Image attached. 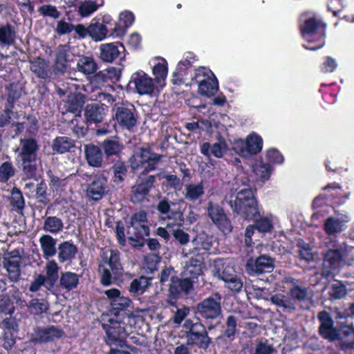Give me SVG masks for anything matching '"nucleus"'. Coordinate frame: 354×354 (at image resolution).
I'll use <instances>...</instances> for the list:
<instances>
[{
  "label": "nucleus",
  "mask_w": 354,
  "mask_h": 354,
  "mask_svg": "<svg viewBox=\"0 0 354 354\" xmlns=\"http://www.w3.org/2000/svg\"><path fill=\"white\" fill-rule=\"evenodd\" d=\"M102 327L106 331L105 342L110 346H122L127 334V328L124 322L109 319V323H103Z\"/></svg>",
  "instance_id": "obj_6"
},
{
  "label": "nucleus",
  "mask_w": 354,
  "mask_h": 354,
  "mask_svg": "<svg viewBox=\"0 0 354 354\" xmlns=\"http://www.w3.org/2000/svg\"><path fill=\"white\" fill-rule=\"evenodd\" d=\"M67 50L62 46L58 49L55 68L57 73H64L67 68Z\"/></svg>",
  "instance_id": "obj_49"
},
{
  "label": "nucleus",
  "mask_w": 354,
  "mask_h": 354,
  "mask_svg": "<svg viewBox=\"0 0 354 354\" xmlns=\"http://www.w3.org/2000/svg\"><path fill=\"white\" fill-rule=\"evenodd\" d=\"M252 174L257 181L262 183L268 180L272 172V167L261 160H256L251 165Z\"/></svg>",
  "instance_id": "obj_29"
},
{
  "label": "nucleus",
  "mask_w": 354,
  "mask_h": 354,
  "mask_svg": "<svg viewBox=\"0 0 354 354\" xmlns=\"http://www.w3.org/2000/svg\"><path fill=\"white\" fill-rule=\"evenodd\" d=\"M38 12L44 17L53 19L59 18L60 13L55 6L45 4L38 8Z\"/></svg>",
  "instance_id": "obj_61"
},
{
  "label": "nucleus",
  "mask_w": 354,
  "mask_h": 354,
  "mask_svg": "<svg viewBox=\"0 0 354 354\" xmlns=\"http://www.w3.org/2000/svg\"><path fill=\"white\" fill-rule=\"evenodd\" d=\"M63 334V330L55 326L38 327L34 329L31 340L35 342L44 343L60 338Z\"/></svg>",
  "instance_id": "obj_17"
},
{
  "label": "nucleus",
  "mask_w": 354,
  "mask_h": 354,
  "mask_svg": "<svg viewBox=\"0 0 354 354\" xmlns=\"http://www.w3.org/2000/svg\"><path fill=\"white\" fill-rule=\"evenodd\" d=\"M344 266L345 263L342 247L335 250H329L324 259L323 272L327 276L338 271Z\"/></svg>",
  "instance_id": "obj_13"
},
{
  "label": "nucleus",
  "mask_w": 354,
  "mask_h": 354,
  "mask_svg": "<svg viewBox=\"0 0 354 354\" xmlns=\"http://www.w3.org/2000/svg\"><path fill=\"white\" fill-rule=\"evenodd\" d=\"M103 3L102 0L84 1L78 8V12L82 17H86L95 12Z\"/></svg>",
  "instance_id": "obj_48"
},
{
  "label": "nucleus",
  "mask_w": 354,
  "mask_h": 354,
  "mask_svg": "<svg viewBox=\"0 0 354 354\" xmlns=\"http://www.w3.org/2000/svg\"><path fill=\"white\" fill-rule=\"evenodd\" d=\"M187 344L190 346H196L201 348H206L210 343L205 327L203 325L196 326V330L187 333Z\"/></svg>",
  "instance_id": "obj_22"
},
{
  "label": "nucleus",
  "mask_w": 354,
  "mask_h": 354,
  "mask_svg": "<svg viewBox=\"0 0 354 354\" xmlns=\"http://www.w3.org/2000/svg\"><path fill=\"white\" fill-rule=\"evenodd\" d=\"M350 221L351 217L347 213L335 212L325 219L323 228L328 236L335 237L347 228Z\"/></svg>",
  "instance_id": "obj_7"
},
{
  "label": "nucleus",
  "mask_w": 354,
  "mask_h": 354,
  "mask_svg": "<svg viewBox=\"0 0 354 354\" xmlns=\"http://www.w3.org/2000/svg\"><path fill=\"white\" fill-rule=\"evenodd\" d=\"M58 259L59 262L64 263L67 261L73 259L77 252V247L73 243L65 241L59 244L58 247Z\"/></svg>",
  "instance_id": "obj_40"
},
{
  "label": "nucleus",
  "mask_w": 354,
  "mask_h": 354,
  "mask_svg": "<svg viewBox=\"0 0 354 354\" xmlns=\"http://www.w3.org/2000/svg\"><path fill=\"white\" fill-rule=\"evenodd\" d=\"M270 301L276 306L282 308L284 310L292 311L295 309V302L291 299L290 295L288 297L278 293L270 297Z\"/></svg>",
  "instance_id": "obj_43"
},
{
  "label": "nucleus",
  "mask_w": 354,
  "mask_h": 354,
  "mask_svg": "<svg viewBox=\"0 0 354 354\" xmlns=\"http://www.w3.org/2000/svg\"><path fill=\"white\" fill-rule=\"evenodd\" d=\"M16 38V31L10 24L0 27V46H8L14 44Z\"/></svg>",
  "instance_id": "obj_41"
},
{
  "label": "nucleus",
  "mask_w": 354,
  "mask_h": 354,
  "mask_svg": "<svg viewBox=\"0 0 354 354\" xmlns=\"http://www.w3.org/2000/svg\"><path fill=\"white\" fill-rule=\"evenodd\" d=\"M342 333L345 337H347L343 342V346L354 349V328L351 326H346L343 328Z\"/></svg>",
  "instance_id": "obj_62"
},
{
  "label": "nucleus",
  "mask_w": 354,
  "mask_h": 354,
  "mask_svg": "<svg viewBox=\"0 0 354 354\" xmlns=\"http://www.w3.org/2000/svg\"><path fill=\"white\" fill-rule=\"evenodd\" d=\"M318 318L321 322L319 333L325 339L334 341L339 338L338 330L333 326V321L330 315L322 311L319 313Z\"/></svg>",
  "instance_id": "obj_19"
},
{
  "label": "nucleus",
  "mask_w": 354,
  "mask_h": 354,
  "mask_svg": "<svg viewBox=\"0 0 354 354\" xmlns=\"http://www.w3.org/2000/svg\"><path fill=\"white\" fill-rule=\"evenodd\" d=\"M290 295L295 303L296 300L304 301L308 299V290L305 288L295 286L290 290Z\"/></svg>",
  "instance_id": "obj_59"
},
{
  "label": "nucleus",
  "mask_w": 354,
  "mask_h": 354,
  "mask_svg": "<svg viewBox=\"0 0 354 354\" xmlns=\"http://www.w3.org/2000/svg\"><path fill=\"white\" fill-rule=\"evenodd\" d=\"M236 325L237 322L234 317L232 315L227 317L226 320L225 335L228 338H233L236 331Z\"/></svg>",
  "instance_id": "obj_63"
},
{
  "label": "nucleus",
  "mask_w": 354,
  "mask_h": 354,
  "mask_svg": "<svg viewBox=\"0 0 354 354\" xmlns=\"http://www.w3.org/2000/svg\"><path fill=\"white\" fill-rule=\"evenodd\" d=\"M21 151L19 154L21 160H36V151L38 149L37 142L34 139L21 140Z\"/></svg>",
  "instance_id": "obj_33"
},
{
  "label": "nucleus",
  "mask_w": 354,
  "mask_h": 354,
  "mask_svg": "<svg viewBox=\"0 0 354 354\" xmlns=\"http://www.w3.org/2000/svg\"><path fill=\"white\" fill-rule=\"evenodd\" d=\"M149 282L150 279L147 277H141L139 279H136L131 283L129 291L142 294L149 285Z\"/></svg>",
  "instance_id": "obj_53"
},
{
  "label": "nucleus",
  "mask_w": 354,
  "mask_h": 354,
  "mask_svg": "<svg viewBox=\"0 0 354 354\" xmlns=\"http://www.w3.org/2000/svg\"><path fill=\"white\" fill-rule=\"evenodd\" d=\"M46 277L49 280H56L58 277L59 266L55 260L47 262L45 266Z\"/></svg>",
  "instance_id": "obj_60"
},
{
  "label": "nucleus",
  "mask_w": 354,
  "mask_h": 354,
  "mask_svg": "<svg viewBox=\"0 0 354 354\" xmlns=\"http://www.w3.org/2000/svg\"><path fill=\"white\" fill-rule=\"evenodd\" d=\"M207 214L212 221L225 234L232 231V227L223 208L218 204L209 202Z\"/></svg>",
  "instance_id": "obj_12"
},
{
  "label": "nucleus",
  "mask_w": 354,
  "mask_h": 354,
  "mask_svg": "<svg viewBox=\"0 0 354 354\" xmlns=\"http://www.w3.org/2000/svg\"><path fill=\"white\" fill-rule=\"evenodd\" d=\"M118 251L109 249L102 250L100 254L101 264H104V266H109L113 274L117 276H120L123 271Z\"/></svg>",
  "instance_id": "obj_21"
},
{
  "label": "nucleus",
  "mask_w": 354,
  "mask_h": 354,
  "mask_svg": "<svg viewBox=\"0 0 354 354\" xmlns=\"http://www.w3.org/2000/svg\"><path fill=\"white\" fill-rule=\"evenodd\" d=\"M189 84L197 85L198 93L208 97L214 95L218 90L216 76L211 70L203 66L198 67L191 73Z\"/></svg>",
  "instance_id": "obj_3"
},
{
  "label": "nucleus",
  "mask_w": 354,
  "mask_h": 354,
  "mask_svg": "<svg viewBox=\"0 0 354 354\" xmlns=\"http://www.w3.org/2000/svg\"><path fill=\"white\" fill-rule=\"evenodd\" d=\"M102 293L114 310H124L131 304V299L118 288H109L104 290Z\"/></svg>",
  "instance_id": "obj_16"
},
{
  "label": "nucleus",
  "mask_w": 354,
  "mask_h": 354,
  "mask_svg": "<svg viewBox=\"0 0 354 354\" xmlns=\"http://www.w3.org/2000/svg\"><path fill=\"white\" fill-rule=\"evenodd\" d=\"M194 245L192 254L198 257H203L207 252L209 251L212 246V237L205 233L198 234L192 241Z\"/></svg>",
  "instance_id": "obj_26"
},
{
  "label": "nucleus",
  "mask_w": 354,
  "mask_h": 354,
  "mask_svg": "<svg viewBox=\"0 0 354 354\" xmlns=\"http://www.w3.org/2000/svg\"><path fill=\"white\" fill-rule=\"evenodd\" d=\"M227 203L234 212L246 220H252L259 214L254 191L251 188H243L226 197Z\"/></svg>",
  "instance_id": "obj_1"
},
{
  "label": "nucleus",
  "mask_w": 354,
  "mask_h": 354,
  "mask_svg": "<svg viewBox=\"0 0 354 354\" xmlns=\"http://www.w3.org/2000/svg\"><path fill=\"white\" fill-rule=\"evenodd\" d=\"M30 70L39 77L45 78L47 76L46 64L44 59L38 58L31 61Z\"/></svg>",
  "instance_id": "obj_54"
},
{
  "label": "nucleus",
  "mask_w": 354,
  "mask_h": 354,
  "mask_svg": "<svg viewBox=\"0 0 354 354\" xmlns=\"http://www.w3.org/2000/svg\"><path fill=\"white\" fill-rule=\"evenodd\" d=\"M203 257H194V255L190 259L186 262L182 271L183 277H186L194 282V280L203 273Z\"/></svg>",
  "instance_id": "obj_23"
},
{
  "label": "nucleus",
  "mask_w": 354,
  "mask_h": 354,
  "mask_svg": "<svg viewBox=\"0 0 354 354\" xmlns=\"http://www.w3.org/2000/svg\"><path fill=\"white\" fill-rule=\"evenodd\" d=\"M43 229L46 232L57 234L63 230L64 223L62 220L57 216H48L44 221Z\"/></svg>",
  "instance_id": "obj_47"
},
{
  "label": "nucleus",
  "mask_w": 354,
  "mask_h": 354,
  "mask_svg": "<svg viewBox=\"0 0 354 354\" xmlns=\"http://www.w3.org/2000/svg\"><path fill=\"white\" fill-rule=\"evenodd\" d=\"M15 174V169L10 162H3L0 167V181L6 183Z\"/></svg>",
  "instance_id": "obj_57"
},
{
  "label": "nucleus",
  "mask_w": 354,
  "mask_h": 354,
  "mask_svg": "<svg viewBox=\"0 0 354 354\" xmlns=\"http://www.w3.org/2000/svg\"><path fill=\"white\" fill-rule=\"evenodd\" d=\"M3 266L6 269L9 278L12 281H17L20 276V259L10 257L3 259Z\"/></svg>",
  "instance_id": "obj_38"
},
{
  "label": "nucleus",
  "mask_w": 354,
  "mask_h": 354,
  "mask_svg": "<svg viewBox=\"0 0 354 354\" xmlns=\"http://www.w3.org/2000/svg\"><path fill=\"white\" fill-rule=\"evenodd\" d=\"M196 61L193 53L187 52L184 54L183 59L178 63L176 71L174 73L172 82L174 84H189V75L194 70H190Z\"/></svg>",
  "instance_id": "obj_9"
},
{
  "label": "nucleus",
  "mask_w": 354,
  "mask_h": 354,
  "mask_svg": "<svg viewBox=\"0 0 354 354\" xmlns=\"http://www.w3.org/2000/svg\"><path fill=\"white\" fill-rule=\"evenodd\" d=\"M185 197L190 201H195L205 192L203 183H190L185 186Z\"/></svg>",
  "instance_id": "obj_44"
},
{
  "label": "nucleus",
  "mask_w": 354,
  "mask_h": 354,
  "mask_svg": "<svg viewBox=\"0 0 354 354\" xmlns=\"http://www.w3.org/2000/svg\"><path fill=\"white\" fill-rule=\"evenodd\" d=\"M28 307L31 313L39 315L48 309V304L44 299H33L29 302Z\"/></svg>",
  "instance_id": "obj_52"
},
{
  "label": "nucleus",
  "mask_w": 354,
  "mask_h": 354,
  "mask_svg": "<svg viewBox=\"0 0 354 354\" xmlns=\"http://www.w3.org/2000/svg\"><path fill=\"white\" fill-rule=\"evenodd\" d=\"M80 277L79 274L69 271L62 272L59 279V286L67 291L74 290L79 284Z\"/></svg>",
  "instance_id": "obj_39"
},
{
  "label": "nucleus",
  "mask_w": 354,
  "mask_h": 354,
  "mask_svg": "<svg viewBox=\"0 0 354 354\" xmlns=\"http://www.w3.org/2000/svg\"><path fill=\"white\" fill-rule=\"evenodd\" d=\"M39 243L45 259H48L55 255L56 239L48 234H43L39 239Z\"/></svg>",
  "instance_id": "obj_36"
},
{
  "label": "nucleus",
  "mask_w": 354,
  "mask_h": 354,
  "mask_svg": "<svg viewBox=\"0 0 354 354\" xmlns=\"http://www.w3.org/2000/svg\"><path fill=\"white\" fill-rule=\"evenodd\" d=\"M110 21L111 17L109 15L103 17L102 23L93 21L88 26L89 36L95 41L105 39L108 31L106 24H109Z\"/></svg>",
  "instance_id": "obj_28"
},
{
  "label": "nucleus",
  "mask_w": 354,
  "mask_h": 354,
  "mask_svg": "<svg viewBox=\"0 0 354 354\" xmlns=\"http://www.w3.org/2000/svg\"><path fill=\"white\" fill-rule=\"evenodd\" d=\"M213 275L223 280L226 287L234 292H239L243 287V282L236 274L234 267L227 261L216 259L212 267Z\"/></svg>",
  "instance_id": "obj_4"
},
{
  "label": "nucleus",
  "mask_w": 354,
  "mask_h": 354,
  "mask_svg": "<svg viewBox=\"0 0 354 354\" xmlns=\"http://www.w3.org/2000/svg\"><path fill=\"white\" fill-rule=\"evenodd\" d=\"M131 81L140 95H149L153 92V80L143 71L133 73Z\"/></svg>",
  "instance_id": "obj_15"
},
{
  "label": "nucleus",
  "mask_w": 354,
  "mask_h": 354,
  "mask_svg": "<svg viewBox=\"0 0 354 354\" xmlns=\"http://www.w3.org/2000/svg\"><path fill=\"white\" fill-rule=\"evenodd\" d=\"M298 247L299 248V255L301 259L305 260L307 262H309L313 259V253L308 243H306L302 241H299Z\"/></svg>",
  "instance_id": "obj_58"
},
{
  "label": "nucleus",
  "mask_w": 354,
  "mask_h": 354,
  "mask_svg": "<svg viewBox=\"0 0 354 354\" xmlns=\"http://www.w3.org/2000/svg\"><path fill=\"white\" fill-rule=\"evenodd\" d=\"M106 179L102 176L96 178L88 187L86 194L94 201H98L104 194Z\"/></svg>",
  "instance_id": "obj_31"
},
{
  "label": "nucleus",
  "mask_w": 354,
  "mask_h": 354,
  "mask_svg": "<svg viewBox=\"0 0 354 354\" xmlns=\"http://www.w3.org/2000/svg\"><path fill=\"white\" fill-rule=\"evenodd\" d=\"M84 154L88 164L93 167H100L102 162L101 149L94 145H86L84 147Z\"/></svg>",
  "instance_id": "obj_34"
},
{
  "label": "nucleus",
  "mask_w": 354,
  "mask_h": 354,
  "mask_svg": "<svg viewBox=\"0 0 354 354\" xmlns=\"http://www.w3.org/2000/svg\"><path fill=\"white\" fill-rule=\"evenodd\" d=\"M103 148L106 156H110L120 152L122 147L117 140L108 139L104 141Z\"/></svg>",
  "instance_id": "obj_55"
},
{
  "label": "nucleus",
  "mask_w": 354,
  "mask_h": 354,
  "mask_svg": "<svg viewBox=\"0 0 354 354\" xmlns=\"http://www.w3.org/2000/svg\"><path fill=\"white\" fill-rule=\"evenodd\" d=\"M77 68L78 71L88 75L94 73L97 66L93 57H82L77 62Z\"/></svg>",
  "instance_id": "obj_45"
},
{
  "label": "nucleus",
  "mask_w": 354,
  "mask_h": 354,
  "mask_svg": "<svg viewBox=\"0 0 354 354\" xmlns=\"http://www.w3.org/2000/svg\"><path fill=\"white\" fill-rule=\"evenodd\" d=\"M326 28V24L316 18L306 19L300 28L303 39L309 43L304 44V47L310 50L322 48L325 44Z\"/></svg>",
  "instance_id": "obj_2"
},
{
  "label": "nucleus",
  "mask_w": 354,
  "mask_h": 354,
  "mask_svg": "<svg viewBox=\"0 0 354 354\" xmlns=\"http://www.w3.org/2000/svg\"><path fill=\"white\" fill-rule=\"evenodd\" d=\"M105 115L104 106L97 103L87 104L84 110V117L88 122H101Z\"/></svg>",
  "instance_id": "obj_32"
},
{
  "label": "nucleus",
  "mask_w": 354,
  "mask_h": 354,
  "mask_svg": "<svg viewBox=\"0 0 354 354\" xmlns=\"http://www.w3.org/2000/svg\"><path fill=\"white\" fill-rule=\"evenodd\" d=\"M150 64L156 82L162 87L168 73L167 62L163 57H156L151 59Z\"/></svg>",
  "instance_id": "obj_25"
},
{
  "label": "nucleus",
  "mask_w": 354,
  "mask_h": 354,
  "mask_svg": "<svg viewBox=\"0 0 354 354\" xmlns=\"http://www.w3.org/2000/svg\"><path fill=\"white\" fill-rule=\"evenodd\" d=\"M8 96L5 105L9 107H13L17 100L21 97V89L17 84H11L8 88Z\"/></svg>",
  "instance_id": "obj_50"
},
{
  "label": "nucleus",
  "mask_w": 354,
  "mask_h": 354,
  "mask_svg": "<svg viewBox=\"0 0 354 354\" xmlns=\"http://www.w3.org/2000/svg\"><path fill=\"white\" fill-rule=\"evenodd\" d=\"M273 346L267 341H261L255 346L253 354H272Z\"/></svg>",
  "instance_id": "obj_64"
},
{
  "label": "nucleus",
  "mask_w": 354,
  "mask_h": 354,
  "mask_svg": "<svg viewBox=\"0 0 354 354\" xmlns=\"http://www.w3.org/2000/svg\"><path fill=\"white\" fill-rule=\"evenodd\" d=\"M274 220L275 218L272 214L262 216L259 218H256L254 225L259 232L268 233L272 230Z\"/></svg>",
  "instance_id": "obj_42"
},
{
  "label": "nucleus",
  "mask_w": 354,
  "mask_h": 354,
  "mask_svg": "<svg viewBox=\"0 0 354 354\" xmlns=\"http://www.w3.org/2000/svg\"><path fill=\"white\" fill-rule=\"evenodd\" d=\"M157 209L162 214L160 218L165 222L167 228L174 229L183 225L185 221L182 212L171 209L167 200L160 201L157 205Z\"/></svg>",
  "instance_id": "obj_10"
},
{
  "label": "nucleus",
  "mask_w": 354,
  "mask_h": 354,
  "mask_svg": "<svg viewBox=\"0 0 354 354\" xmlns=\"http://www.w3.org/2000/svg\"><path fill=\"white\" fill-rule=\"evenodd\" d=\"M120 24H115L113 28V32L111 35L115 37H120L124 34L125 29L131 26L135 17L131 12L125 10L120 14Z\"/></svg>",
  "instance_id": "obj_35"
},
{
  "label": "nucleus",
  "mask_w": 354,
  "mask_h": 354,
  "mask_svg": "<svg viewBox=\"0 0 354 354\" xmlns=\"http://www.w3.org/2000/svg\"><path fill=\"white\" fill-rule=\"evenodd\" d=\"M193 281L188 278L173 279L169 286V292L174 297H178L180 293H187L193 286Z\"/></svg>",
  "instance_id": "obj_37"
},
{
  "label": "nucleus",
  "mask_w": 354,
  "mask_h": 354,
  "mask_svg": "<svg viewBox=\"0 0 354 354\" xmlns=\"http://www.w3.org/2000/svg\"><path fill=\"white\" fill-rule=\"evenodd\" d=\"M124 50V47L120 43L104 44L100 46V55L102 60L111 62L115 59L119 54Z\"/></svg>",
  "instance_id": "obj_27"
},
{
  "label": "nucleus",
  "mask_w": 354,
  "mask_h": 354,
  "mask_svg": "<svg viewBox=\"0 0 354 354\" xmlns=\"http://www.w3.org/2000/svg\"><path fill=\"white\" fill-rule=\"evenodd\" d=\"M328 294L335 299H339L346 295V286L339 281H336L328 286Z\"/></svg>",
  "instance_id": "obj_51"
},
{
  "label": "nucleus",
  "mask_w": 354,
  "mask_h": 354,
  "mask_svg": "<svg viewBox=\"0 0 354 354\" xmlns=\"http://www.w3.org/2000/svg\"><path fill=\"white\" fill-rule=\"evenodd\" d=\"M84 102V96L80 93L70 92L67 95V100L64 102L62 109L65 114L67 113L75 114L74 118L71 120L72 123L74 120L81 118L80 113Z\"/></svg>",
  "instance_id": "obj_14"
},
{
  "label": "nucleus",
  "mask_w": 354,
  "mask_h": 354,
  "mask_svg": "<svg viewBox=\"0 0 354 354\" xmlns=\"http://www.w3.org/2000/svg\"><path fill=\"white\" fill-rule=\"evenodd\" d=\"M227 144L224 139L219 138L216 142L212 145L211 154L216 158H221L227 150Z\"/></svg>",
  "instance_id": "obj_56"
},
{
  "label": "nucleus",
  "mask_w": 354,
  "mask_h": 354,
  "mask_svg": "<svg viewBox=\"0 0 354 354\" xmlns=\"http://www.w3.org/2000/svg\"><path fill=\"white\" fill-rule=\"evenodd\" d=\"M274 261L266 255L259 257L255 261L249 260L246 267L250 274L270 272L274 269Z\"/></svg>",
  "instance_id": "obj_20"
},
{
  "label": "nucleus",
  "mask_w": 354,
  "mask_h": 354,
  "mask_svg": "<svg viewBox=\"0 0 354 354\" xmlns=\"http://www.w3.org/2000/svg\"><path fill=\"white\" fill-rule=\"evenodd\" d=\"M74 141L66 136L58 137L53 142V150L58 153H64L74 147Z\"/></svg>",
  "instance_id": "obj_46"
},
{
  "label": "nucleus",
  "mask_w": 354,
  "mask_h": 354,
  "mask_svg": "<svg viewBox=\"0 0 354 354\" xmlns=\"http://www.w3.org/2000/svg\"><path fill=\"white\" fill-rule=\"evenodd\" d=\"M262 147L263 140L260 136L255 133L249 134L245 141L238 140L234 144L235 151L244 157L259 153L261 151Z\"/></svg>",
  "instance_id": "obj_8"
},
{
  "label": "nucleus",
  "mask_w": 354,
  "mask_h": 354,
  "mask_svg": "<svg viewBox=\"0 0 354 354\" xmlns=\"http://www.w3.org/2000/svg\"><path fill=\"white\" fill-rule=\"evenodd\" d=\"M154 181L155 176H149L142 180L137 185L133 186L131 191V201L133 203L142 201L153 187Z\"/></svg>",
  "instance_id": "obj_24"
},
{
  "label": "nucleus",
  "mask_w": 354,
  "mask_h": 354,
  "mask_svg": "<svg viewBox=\"0 0 354 354\" xmlns=\"http://www.w3.org/2000/svg\"><path fill=\"white\" fill-rule=\"evenodd\" d=\"M129 230L136 238H144L149 235V223L145 212L140 211L133 214L131 218Z\"/></svg>",
  "instance_id": "obj_18"
},
{
  "label": "nucleus",
  "mask_w": 354,
  "mask_h": 354,
  "mask_svg": "<svg viewBox=\"0 0 354 354\" xmlns=\"http://www.w3.org/2000/svg\"><path fill=\"white\" fill-rule=\"evenodd\" d=\"M197 312L204 318L215 319L221 313V297L213 295L204 299L196 306Z\"/></svg>",
  "instance_id": "obj_11"
},
{
  "label": "nucleus",
  "mask_w": 354,
  "mask_h": 354,
  "mask_svg": "<svg viewBox=\"0 0 354 354\" xmlns=\"http://www.w3.org/2000/svg\"><path fill=\"white\" fill-rule=\"evenodd\" d=\"M160 156L152 153L148 149H139L136 150L130 159L131 167L133 170L143 169L145 172L153 170Z\"/></svg>",
  "instance_id": "obj_5"
},
{
  "label": "nucleus",
  "mask_w": 354,
  "mask_h": 354,
  "mask_svg": "<svg viewBox=\"0 0 354 354\" xmlns=\"http://www.w3.org/2000/svg\"><path fill=\"white\" fill-rule=\"evenodd\" d=\"M115 119L122 127L131 129L136 124V118L131 109L118 107L115 113Z\"/></svg>",
  "instance_id": "obj_30"
}]
</instances>
